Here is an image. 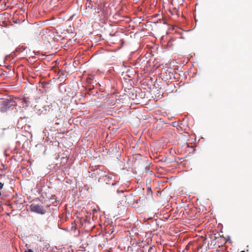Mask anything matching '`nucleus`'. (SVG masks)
Wrapping results in <instances>:
<instances>
[{
	"label": "nucleus",
	"mask_w": 252,
	"mask_h": 252,
	"mask_svg": "<svg viewBox=\"0 0 252 252\" xmlns=\"http://www.w3.org/2000/svg\"><path fill=\"white\" fill-rule=\"evenodd\" d=\"M148 190L151 191V189H148Z\"/></svg>",
	"instance_id": "7"
},
{
	"label": "nucleus",
	"mask_w": 252,
	"mask_h": 252,
	"mask_svg": "<svg viewBox=\"0 0 252 252\" xmlns=\"http://www.w3.org/2000/svg\"><path fill=\"white\" fill-rule=\"evenodd\" d=\"M16 105V103L13 100H10L6 102L5 107L2 108V111H4L6 110V108H10L11 107L14 106Z\"/></svg>",
	"instance_id": "2"
},
{
	"label": "nucleus",
	"mask_w": 252,
	"mask_h": 252,
	"mask_svg": "<svg viewBox=\"0 0 252 252\" xmlns=\"http://www.w3.org/2000/svg\"><path fill=\"white\" fill-rule=\"evenodd\" d=\"M87 82L89 84H92L93 83V79L91 77H88L87 79Z\"/></svg>",
	"instance_id": "3"
},
{
	"label": "nucleus",
	"mask_w": 252,
	"mask_h": 252,
	"mask_svg": "<svg viewBox=\"0 0 252 252\" xmlns=\"http://www.w3.org/2000/svg\"><path fill=\"white\" fill-rule=\"evenodd\" d=\"M244 252V251H242V252Z\"/></svg>",
	"instance_id": "8"
},
{
	"label": "nucleus",
	"mask_w": 252,
	"mask_h": 252,
	"mask_svg": "<svg viewBox=\"0 0 252 252\" xmlns=\"http://www.w3.org/2000/svg\"><path fill=\"white\" fill-rule=\"evenodd\" d=\"M154 249L153 246H150L148 248V252H152L154 251Z\"/></svg>",
	"instance_id": "5"
},
{
	"label": "nucleus",
	"mask_w": 252,
	"mask_h": 252,
	"mask_svg": "<svg viewBox=\"0 0 252 252\" xmlns=\"http://www.w3.org/2000/svg\"><path fill=\"white\" fill-rule=\"evenodd\" d=\"M94 13H99V8L96 7V6H94Z\"/></svg>",
	"instance_id": "4"
},
{
	"label": "nucleus",
	"mask_w": 252,
	"mask_h": 252,
	"mask_svg": "<svg viewBox=\"0 0 252 252\" xmlns=\"http://www.w3.org/2000/svg\"><path fill=\"white\" fill-rule=\"evenodd\" d=\"M31 209L32 211L40 214H44L46 213V210L42 205L38 204H32L31 205Z\"/></svg>",
	"instance_id": "1"
},
{
	"label": "nucleus",
	"mask_w": 252,
	"mask_h": 252,
	"mask_svg": "<svg viewBox=\"0 0 252 252\" xmlns=\"http://www.w3.org/2000/svg\"><path fill=\"white\" fill-rule=\"evenodd\" d=\"M25 252H32V251L31 249H29L28 251H25Z\"/></svg>",
	"instance_id": "6"
}]
</instances>
